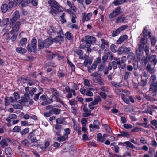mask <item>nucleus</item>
Here are the masks:
<instances>
[{
    "label": "nucleus",
    "instance_id": "26",
    "mask_svg": "<svg viewBox=\"0 0 157 157\" xmlns=\"http://www.w3.org/2000/svg\"><path fill=\"white\" fill-rule=\"evenodd\" d=\"M97 63L94 62L90 67H88V71L89 73H91L92 71H94L97 67Z\"/></svg>",
    "mask_w": 157,
    "mask_h": 157
},
{
    "label": "nucleus",
    "instance_id": "34",
    "mask_svg": "<svg viewBox=\"0 0 157 157\" xmlns=\"http://www.w3.org/2000/svg\"><path fill=\"white\" fill-rule=\"evenodd\" d=\"M121 97L122 100L124 102L127 104H129L130 103V101L129 100L125 97L124 94H122L121 95Z\"/></svg>",
    "mask_w": 157,
    "mask_h": 157
},
{
    "label": "nucleus",
    "instance_id": "37",
    "mask_svg": "<svg viewBox=\"0 0 157 157\" xmlns=\"http://www.w3.org/2000/svg\"><path fill=\"white\" fill-rule=\"evenodd\" d=\"M13 106L15 109H21L23 108L22 106L21 105L18 104H16L13 105Z\"/></svg>",
    "mask_w": 157,
    "mask_h": 157
},
{
    "label": "nucleus",
    "instance_id": "7",
    "mask_svg": "<svg viewBox=\"0 0 157 157\" xmlns=\"http://www.w3.org/2000/svg\"><path fill=\"white\" fill-rule=\"evenodd\" d=\"M50 90L53 94V96L55 97V101L61 104H63V102L59 97V96H60L59 92H58L55 89L53 88H51Z\"/></svg>",
    "mask_w": 157,
    "mask_h": 157
},
{
    "label": "nucleus",
    "instance_id": "53",
    "mask_svg": "<svg viewBox=\"0 0 157 157\" xmlns=\"http://www.w3.org/2000/svg\"><path fill=\"white\" fill-rule=\"evenodd\" d=\"M150 40L151 41L152 45V46L154 45L156 42V40L155 38L154 37L152 36Z\"/></svg>",
    "mask_w": 157,
    "mask_h": 157
},
{
    "label": "nucleus",
    "instance_id": "36",
    "mask_svg": "<svg viewBox=\"0 0 157 157\" xmlns=\"http://www.w3.org/2000/svg\"><path fill=\"white\" fill-rule=\"evenodd\" d=\"M27 39L26 38H23L20 40L19 44L23 46L27 42Z\"/></svg>",
    "mask_w": 157,
    "mask_h": 157
},
{
    "label": "nucleus",
    "instance_id": "9",
    "mask_svg": "<svg viewBox=\"0 0 157 157\" xmlns=\"http://www.w3.org/2000/svg\"><path fill=\"white\" fill-rule=\"evenodd\" d=\"M14 22L15 21H10L9 26L11 28L14 29L15 31L17 32L20 29L21 22L20 21H17L15 23H14Z\"/></svg>",
    "mask_w": 157,
    "mask_h": 157
},
{
    "label": "nucleus",
    "instance_id": "2",
    "mask_svg": "<svg viewBox=\"0 0 157 157\" xmlns=\"http://www.w3.org/2000/svg\"><path fill=\"white\" fill-rule=\"evenodd\" d=\"M96 41L95 38L90 36H85L84 39L82 38L81 41L83 42L80 45V48L82 49L87 48V49H91L90 47L91 46L93 42H95Z\"/></svg>",
    "mask_w": 157,
    "mask_h": 157
},
{
    "label": "nucleus",
    "instance_id": "17",
    "mask_svg": "<svg viewBox=\"0 0 157 157\" xmlns=\"http://www.w3.org/2000/svg\"><path fill=\"white\" fill-rule=\"evenodd\" d=\"M99 122L98 120H95L93 122V125L92 124L90 125L89 128L90 130L91 131V129H98L99 128Z\"/></svg>",
    "mask_w": 157,
    "mask_h": 157
},
{
    "label": "nucleus",
    "instance_id": "29",
    "mask_svg": "<svg viewBox=\"0 0 157 157\" xmlns=\"http://www.w3.org/2000/svg\"><path fill=\"white\" fill-rule=\"evenodd\" d=\"M5 152L7 155H11L12 150L10 147H7L5 149Z\"/></svg>",
    "mask_w": 157,
    "mask_h": 157
},
{
    "label": "nucleus",
    "instance_id": "59",
    "mask_svg": "<svg viewBox=\"0 0 157 157\" xmlns=\"http://www.w3.org/2000/svg\"><path fill=\"white\" fill-rule=\"evenodd\" d=\"M128 27V26L127 25H124L122 26H120L119 28V29L120 32L121 31L124 30Z\"/></svg>",
    "mask_w": 157,
    "mask_h": 157
},
{
    "label": "nucleus",
    "instance_id": "52",
    "mask_svg": "<svg viewBox=\"0 0 157 157\" xmlns=\"http://www.w3.org/2000/svg\"><path fill=\"white\" fill-rule=\"evenodd\" d=\"M147 83L146 79H144L143 78H141V81L140 83V85L142 86H145Z\"/></svg>",
    "mask_w": 157,
    "mask_h": 157
},
{
    "label": "nucleus",
    "instance_id": "35",
    "mask_svg": "<svg viewBox=\"0 0 157 157\" xmlns=\"http://www.w3.org/2000/svg\"><path fill=\"white\" fill-rule=\"evenodd\" d=\"M131 73L130 72L125 71L124 75V79L125 80H127L128 78L130 77Z\"/></svg>",
    "mask_w": 157,
    "mask_h": 157
},
{
    "label": "nucleus",
    "instance_id": "21",
    "mask_svg": "<svg viewBox=\"0 0 157 157\" xmlns=\"http://www.w3.org/2000/svg\"><path fill=\"white\" fill-rule=\"evenodd\" d=\"M37 90V89L36 87L32 88L31 90L29 91L28 94L27 93L24 94L25 96L29 98L30 95L32 96L33 95L34 93L36 92Z\"/></svg>",
    "mask_w": 157,
    "mask_h": 157
},
{
    "label": "nucleus",
    "instance_id": "15",
    "mask_svg": "<svg viewBox=\"0 0 157 157\" xmlns=\"http://www.w3.org/2000/svg\"><path fill=\"white\" fill-rule=\"evenodd\" d=\"M127 22V20L126 17L123 15H121L118 17L115 20L116 23H126Z\"/></svg>",
    "mask_w": 157,
    "mask_h": 157
},
{
    "label": "nucleus",
    "instance_id": "20",
    "mask_svg": "<svg viewBox=\"0 0 157 157\" xmlns=\"http://www.w3.org/2000/svg\"><path fill=\"white\" fill-rule=\"evenodd\" d=\"M84 61L83 63V65L85 67H86L88 64L90 65L92 63V60L91 59L89 58V57L86 55L84 56Z\"/></svg>",
    "mask_w": 157,
    "mask_h": 157
},
{
    "label": "nucleus",
    "instance_id": "40",
    "mask_svg": "<svg viewBox=\"0 0 157 157\" xmlns=\"http://www.w3.org/2000/svg\"><path fill=\"white\" fill-rule=\"evenodd\" d=\"M21 142L22 145L26 146H28L29 145V141L26 139L21 141Z\"/></svg>",
    "mask_w": 157,
    "mask_h": 157
},
{
    "label": "nucleus",
    "instance_id": "16",
    "mask_svg": "<svg viewBox=\"0 0 157 157\" xmlns=\"http://www.w3.org/2000/svg\"><path fill=\"white\" fill-rule=\"evenodd\" d=\"M101 99L99 96H96L94 98V100L90 103V106H93L97 104L98 102L101 101Z\"/></svg>",
    "mask_w": 157,
    "mask_h": 157
},
{
    "label": "nucleus",
    "instance_id": "41",
    "mask_svg": "<svg viewBox=\"0 0 157 157\" xmlns=\"http://www.w3.org/2000/svg\"><path fill=\"white\" fill-rule=\"evenodd\" d=\"M65 36L66 38L68 40H71L72 38L71 33L69 32H67L66 33Z\"/></svg>",
    "mask_w": 157,
    "mask_h": 157
},
{
    "label": "nucleus",
    "instance_id": "60",
    "mask_svg": "<svg viewBox=\"0 0 157 157\" xmlns=\"http://www.w3.org/2000/svg\"><path fill=\"white\" fill-rule=\"evenodd\" d=\"M117 15L113 11L112 12V13H110L109 17V18L110 19L113 18L116 16H117Z\"/></svg>",
    "mask_w": 157,
    "mask_h": 157
},
{
    "label": "nucleus",
    "instance_id": "12",
    "mask_svg": "<svg viewBox=\"0 0 157 157\" xmlns=\"http://www.w3.org/2000/svg\"><path fill=\"white\" fill-rule=\"evenodd\" d=\"M63 129L61 125L56 124L54 125V129H53L55 134L57 136H60L61 135V130Z\"/></svg>",
    "mask_w": 157,
    "mask_h": 157
},
{
    "label": "nucleus",
    "instance_id": "3",
    "mask_svg": "<svg viewBox=\"0 0 157 157\" xmlns=\"http://www.w3.org/2000/svg\"><path fill=\"white\" fill-rule=\"evenodd\" d=\"M53 43V40L51 38H48L42 42L41 40H39L38 41V46L39 49L43 48H47Z\"/></svg>",
    "mask_w": 157,
    "mask_h": 157
},
{
    "label": "nucleus",
    "instance_id": "39",
    "mask_svg": "<svg viewBox=\"0 0 157 157\" xmlns=\"http://www.w3.org/2000/svg\"><path fill=\"white\" fill-rule=\"evenodd\" d=\"M29 130V128H26L24 129L21 132H20V133L21 135L25 134L28 133Z\"/></svg>",
    "mask_w": 157,
    "mask_h": 157
},
{
    "label": "nucleus",
    "instance_id": "25",
    "mask_svg": "<svg viewBox=\"0 0 157 157\" xmlns=\"http://www.w3.org/2000/svg\"><path fill=\"white\" fill-rule=\"evenodd\" d=\"M68 138V136L67 135H64L63 136L58 137L56 138V140L59 142H63L65 141Z\"/></svg>",
    "mask_w": 157,
    "mask_h": 157
},
{
    "label": "nucleus",
    "instance_id": "30",
    "mask_svg": "<svg viewBox=\"0 0 157 157\" xmlns=\"http://www.w3.org/2000/svg\"><path fill=\"white\" fill-rule=\"evenodd\" d=\"M111 84L115 87H121L122 86V85L121 83V82L117 83L116 82L114 81H112L111 82Z\"/></svg>",
    "mask_w": 157,
    "mask_h": 157
},
{
    "label": "nucleus",
    "instance_id": "5",
    "mask_svg": "<svg viewBox=\"0 0 157 157\" xmlns=\"http://www.w3.org/2000/svg\"><path fill=\"white\" fill-rule=\"evenodd\" d=\"M13 2L12 1L9 2L8 4H3L1 7V11L3 13L10 11L13 7Z\"/></svg>",
    "mask_w": 157,
    "mask_h": 157
},
{
    "label": "nucleus",
    "instance_id": "32",
    "mask_svg": "<svg viewBox=\"0 0 157 157\" xmlns=\"http://www.w3.org/2000/svg\"><path fill=\"white\" fill-rule=\"evenodd\" d=\"M120 32H121L119 29H117L115 31H114L113 32L112 34V37H114L116 36H117L118 34H119L120 33Z\"/></svg>",
    "mask_w": 157,
    "mask_h": 157
},
{
    "label": "nucleus",
    "instance_id": "56",
    "mask_svg": "<svg viewBox=\"0 0 157 157\" xmlns=\"http://www.w3.org/2000/svg\"><path fill=\"white\" fill-rule=\"evenodd\" d=\"M81 124L83 126H86L87 121V120L85 118H82V120H81Z\"/></svg>",
    "mask_w": 157,
    "mask_h": 157
},
{
    "label": "nucleus",
    "instance_id": "47",
    "mask_svg": "<svg viewBox=\"0 0 157 157\" xmlns=\"http://www.w3.org/2000/svg\"><path fill=\"white\" fill-rule=\"evenodd\" d=\"M120 133L121 134V136H122L124 137H128L129 135L128 132H125L124 131H121L120 132Z\"/></svg>",
    "mask_w": 157,
    "mask_h": 157
},
{
    "label": "nucleus",
    "instance_id": "43",
    "mask_svg": "<svg viewBox=\"0 0 157 157\" xmlns=\"http://www.w3.org/2000/svg\"><path fill=\"white\" fill-rule=\"evenodd\" d=\"M121 8L120 7H118L116 8L113 11L117 14V15L121 13Z\"/></svg>",
    "mask_w": 157,
    "mask_h": 157
},
{
    "label": "nucleus",
    "instance_id": "4",
    "mask_svg": "<svg viewBox=\"0 0 157 157\" xmlns=\"http://www.w3.org/2000/svg\"><path fill=\"white\" fill-rule=\"evenodd\" d=\"M57 33L58 35L53 39V42H55L56 43L61 44L64 41L63 33L61 28L60 32H57Z\"/></svg>",
    "mask_w": 157,
    "mask_h": 157
},
{
    "label": "nucleus",
    "instance_id": "48",
    "mask_svg": "<svg viewBox=\"0 0 157 157\" xmlns=\"http://www.w3.org/2000/svg\"><path fill=\"white\" fill-rule=\"evenodd\" d=\"M156 76L155 75H152L150 78V81L153 84V82L155 81L156 79Z\"/></svg>",
    "mask_w": 157,
    "mask_h": 157
},
{
    "label": "nucleus",
    "instance_id": "57",
    "mask_svg": "<svg viewBox=\"0 0 157 157\" xmlns=\"http://www.w3.org/2000/svg\"><path fill=\"white\" fill-rule=\"evenodd\" d=\"M122 2L120 0H115L113 2V4L116 6L122 4Z\"/></svg>",
    "mask_w": 157,
    "mask_h": 157
},
{
    "label": "nucleus",
    "instance_id": "18",
    "mask_svg": "<svg viewBox=\"0 0 157 157\" xmlns=\"http://www.w3.org/2000/svg\"><path fill=\"white\" fill-rule=\"evenodd\" d=\"M92 13H90L88 14L84 13L82 14V20L83 22L85 21H87L90 20L91 17L92 16Z\"/></svg>",
    "mask_w": 157,
    "mask_h": 157
},
{
    "label": "nucleus",
    "instance_id": "24",
    "mask_svg": "<svg viewBox=\"0 0 157 157\" xmlns=\"http://www.w3.org/2000/svg\"><path fill=\"white\" fill-rule=\"evenodd\" d=\"M53 102V100L52 98H46L45 101L41 102V104L42 105L45 106L52 103Z\"/></svg>",
    "mask_w": 157,
    "mask_h": 157
},
{
    "label": "nucleus",
    "instance_id": "50",
    "mask_svg": "<svg viewBox=\"0 0 157 157\" xmlns=\"http://www.w3.org/2000/svg\"><path fill=\"white\" fill-rule=\"evenodd\" d=\"M56 55L54 53H52V55H48L46 57V59L48 60H52L53 58V56Z\"/></svg>",
    "mask_w": 157,
    "mask_h": 157
},
{
    "label": "nucleus",
    "instance_id": "46",
    "mask_svg": "<svg viewBox=\"0 0 157 157\" xmlns=\"http://www.w3.org/2000/svg\"><path fill=\"white\" fill-rule=\"evenodd\" d=\"M83 83L84 85L87 87H89L90 86L89 80L87 79H84Z\"/></svg>",
    "mask_w": 157,
    "mask_h": 157
},
{
    "label": "nucleus",
    "instance_id": "54",
    "mask_svg": "<svg viewBox=\"0 0 157 157\" xmlns=\"http://www.w3.org/2000/svg\"><path fill=\"white\" fill-rule=\"evenodd\" d=\"M71 87L74 90H77L79 89L78 85L75 83H73L71 85Z\"/></svg>",
    "mask_w": 157,
    "mask_h": 157
},
{
    "label": "nucleus",
    "instance_id": "22",
    "mask_svg": "<svg viewBox=\"0 0 157 157\" xmlns=\"http://www.w3.org/2000/svg\"><path fill=\"white\" fill-rule=\"evenodd\" d=\"M151 63L152 65L155 66L157 63V59L155 55L151 56L150 58Z\"/></svg>",
    "mask_w": 157,
    "mask_h": 157
},
{
    "label": "nucleus",
    "instance_id": "55",
    "mask_svg": "<svg viewBox=\"0 0 157 157\" xmlns=\"http://www.w3.org/2000/svg\"><path fill=\"white\" fill-rule=\"evenodd\" d=\"M9 118L11 119H16L17 118V116L14 114H10L8 116Z\"/></svg>",
    "mask_w": 157,
    "mask_h": 157
},
{
    "label": "nucleus",
    "instance_id": "62",
    "mask_svg": "<svg viewBox=\"0 0 157 157\" xmlns=\"http://www.w3.org/2000/svg\"><path fill=\"white\" fill-rule=\"evenodd\" d=\"M86 95L88 96H92L93 95V93L90 90L86 91Z\"/></svg>",
    "mask_w": 157,
    "mask_h": 157
},
{
    "label": "nucleus",
    "instance_id": "31",
    "mask_svg": "<svg viewBox=\"0 0 157 157\" xmlns=\"http://www.w3.org/2000/svg\"><path fill=\"white\" fill-rule=\"evenodd\" d=\"M0 144L2 147H3L7 146L8 145L6 141L4 139H2V140L0 141Z\"/></svg>",
    "mask_w": 157,
    "mask_h": 157
},
{
    "label": "nucleus",
    "instance_id": "11",
    "mask_svg": "<svg viewBox=\"0 0 157 157\" xmlns=\"http://www.w3.org/2000/svg\"><path fill=\"white\" fill-rule=\"evenodd\" d=\"M37 46V40L35 37H33L31 40L30 44L27 46V49H36Z\"/></svg>",
    "mask_w": 157,
    "mask_h": 157
},
{
    "label": "nucleus",
    "instance_id": "38",
    "mask_svg": "<svg viewBox=\"0 0 157 157\" xmlns=\"http://www.w3.org/2000/svg\"><path fill=\"white\" fill-rule=\"evenodd\" d=\"M65 13H63L61 16H60V20L62 23H63L66 22V20L65 18Z\"/></svg>",
    "mask_w": 157,
    "mask_h": 157
},
{
    "label": "nucleus",
    "instance_id": "51",
    "mask_svg": "<svg viewBox=\"0 0 157 157\" xmlns=\"http://www.w3.org/2000/svg\"><path fill=\"white\" fill-rule=\"evenodd\" d=\"M150 60V58L146 57L142 59V62L144 64H146Z\"/></svg>",
    "mask_w": 157,
    "mask_h": 157
},
{
    "label": "nucleus",
    "instance_id": "28",
    "mask_svg": "<svg viewBox=\"0 0 157 157\" xmlns=\"http://www.w3.org/2000/svg\"><path fill=\"white\" fill-rule=\"evenodd\" d=\"M98 141H100L101 142H103L105 140L106 138H104L102 136L101 134V133H98L97 135Z\"/></svg>",
    "mask_w": 157,
    "mask_h": 157
},
{
    "label": "nucleus",
    "instance_id": "10",
    "mask_svg": "<svg viewBox=\"0 0 157 157\" xmlns=\"http://www.w3.org/2000/svg\"><path fill=\"white\" fill-rule=\"evenodd\" d=\"M140 42L141 44L139 45V49H142L144 48V45L146 44L147 41V38L146 34L141 35Z\"/></svg>",
    "mask_w": 157,
    "mask_h": 157
},
{
    "label": "nucleus",
    "instance_id": "61",
    "mask_svg": "<svg viewBox=\"0 0 157 157\" xmlns=\"http://www.w3.org/2000/svg\"><path fill=\"white\" fill-rule=\"evenodd\" d=\"M143 50H136V52L137 55L140 56L143 53Z\"/></svg>",
    "mask_w": 157,
    "mask_h": 157
},
{
    "label": "nucleus",
    "instance_id": "45",
    "mask_svg": "<svg viewBox=\"0 0 157 157\" xmlns=\"http://www.w3.org/2000/svg\"><path fill=\"white\" fill-rule=\"evenodd\" d=\"M28 101V100L26 97H23L21 98V100H19V102L21 104L25 103Z\"/></svg>",
    "mask_w": 157,
    "mask_h": 157
},
{
    "label": "nucleus",
    "instance_id": "6",
    "mask_svg": "<svg viewBox=\"0 0 157 157\" xmlns=\"http://www.w3.org/2000/svg\"><path fill=\"white\" fill-rule=\"evenodd\" d=\"M61 29V27L59 25H57L55 27L51 26L47 30V33L50 36H53L56 33L59 32Z\"/></svg>",
    "mask_w": 157,
    "mask_h": 157
},
{
    "label": "nucleus",
    "instance_id": "13",
    "mask_svg": "<svg viewBox=\"0 0 157 157\" xmlns=\"http://www.w3.org/2000/svg\"><path fill=\"white\" fill-rule=\"evenodd\" d=\"M121 64V63L120 61L116 62L115 61H113L109 64L108 69V70H110L112 69L113 67V68L115 69L117 67V65H120Z\"/></svg>",
    "mask_w": 157,
    "mask_h": 157
},
{
    "label": "nucleus",
    "instance_id": "33",
    "mask_svg": "<svg viewBox=\"0 0 157 157\" xmlns=\"http://www.w3.org/2000/svg\"><path fill=\"white\" fill-rule=\"evenodd\" d=\"M21 130V127L18 126H16L12 129V132H18Z\"/></svg>",
    "mask_w": 157,
    "mask_h": 157
},
{
    "label": "nucleus",
    "instance_id": "27",
    "mask_svg": "<svg viewBox=\"0 0 157 157\" xmlns=\"http://www.w3.org/2000/svg\"><path fill=\"white\" fill-rule=\"evenodd\" d=\"M50 110L52 114H54L56 115L60 114L61 111L60 109L56 108H52Z\"/></svg>",
    "mask_w": 157,
    "mask_h": 157
},
{
    "label": "nucleus",
    "instance_id": "64",
    "mask_svg": "<svg viewBox=\"0 0 157 157\" xmlns=\"http://www.w3.org/2000/svg\"><path fill=\"white\" fill-rule=\"evenodd\" d=\"M101 41L102 44H104L105 46V45H106L107 46H109V43L108 42L106 41L103 39H101Z\"/></svg>",
    "mask_w": 157,
    "mask_h": 157
},
{
    "label": "nucleus",
    "instance_id": "23",
    "mask_svg": "<svg viewBox=\"0 0 157 157\" xmlns=\"http://www.w3.org/2000/svg\"><path fill=\"white\" fill-rule=\"evenodd\" d=\"M128 36L127 35H124L121 36L117 40V44H120L124 42L127 39Z\"/></svg>",
    "mask_w": 157,
    "mask_h": 157
},
{
    "label": "nucleus",
    "instance_id": "44",
    "mask_svg": "<svg viewBox=\"0 0 157 157\" xmlns=\"http://www.w3.org/2000/svg\"><path fill=\"white\" fill-rule=\"evenodd\" d=\"M124 143L127 145V146L131 148H134L135 147V146L131 142L129 141L125 142Z\"/></svg>",
    "mask_w": 157,
    "mask_h": 157
},
{
    "label": "nucleus",
    "instance_id": "8",
    "mask_svg": "<svg viewBox=\"0 0 157 157\" xmlns=\"http://www.w3.org/2000/svg\"><path fill=\"white\" fill-rule=\"evenodd\" d=\"M19 80L24 83H26L29 86H31L35 84L34 80L29 77L23 78L20 77Z\"/></svg>",
    "mask_w": 157,
    "mask_h": 157
},
{
    "label": "nucleus",
    "instance_id": "49",
    "mask_svg": "<svg viewBox=\"0 0 157 157\" xmlns=\"http://www.w3.org/2000/svg\"><path fill=\"white\" fill-rule=\"evenodd\" d=\"M67 5L70 7L73 10H75V6L73 4H72L69 1H67Z\"/></svg>",
    "mask_w": 157,
    "mask_h": 157
},
{
    "label": "nucleus",
    "instance_id": "63",
    "mask_svg": "<svg viewBox=\"0 0 157 157\" xmlns=\"http://www.w3.org/2000/svg\"><path fill=\"white\" fill-rule=\"evenodd\" d=\"M79 91L81 94L84 95L86 94L85 93H86V90L85 88H82H82L80 89Z\"/></svg>",
    "mask_w": 157,
    "mask_h": 157
},
{
    "label": "nucleus",
    "instance_id": "42",
    "mask_svg": "<svg viewBox=\"0 0 157 157\" xmlns=\"http://www.w3.org/2000/svg\"><path fill=\"white\" fill-rule=\"evenodd\" d=\"M69 103L71 106L75 105L77 104V101L74 99L69 100Z\"/></svg>",
    "mask_w": 157,
    "mask_h": 157
},
{
    "label": "nucleus",
    "instance_id": "14",
    "mask_svg": "<svg viewBox=\"0 0 157 157\" xmlns=\"http://www.w3.org/2000/svg\"><path fill=\"white\" fill-rule=\"evenodd\" d=\"M149 91L152 92L153 96H155V93L157 91V81L155 84H152L150 85Z\"/></svg>",
    "mask_w": 157,
    "mask_h": 157
},
{
    "label": "nucleus",
    "instance_id": "1",
    "mask_svg": "<svg viewBox=\"0 0 157 157\" xmlns=\"http://www.w3.org/2000/svg\"><path fill=\"white\" fill-rule=\"evenodd\" d=\"M48 2L52 9L49 12L52 15L56 16L59 12L63 11L61 6L55 0H49Z\"/></svg>",
    "mask_w": 157,
    "mask_h": 157
},
{
    "label": "nucleus",
    "instance_id": "58",
    "mask_svg": "<svg viewBox=\"0 0 157 157\" xmlns=\"http://www.w3.org/2000/svg\"><path fill=\"white\" fill-rule=\"evenodd\" d=\"M91 76L93 77H98L100 76V74L98 73L97 72H95L91 74Z\"/></svg>",
    "mask_w": 157,
    "mask_h": 157
},
{
    "label": "nucleus",
    "instance_id": "19",
    "mask_svg": "<svg viewBox=\"0 0 157 157\" xmlns=\"http://www.w3.org/2000/svg\"><path fill=\"white\" fill-rule=\"evenodd\" d=\"M20 14L18 11H16L13 15V17L10 20V21H15L20 18Z\"/></svg>",
    "mask_w": 157,
    "mask_h": 157
}]
</instances>
